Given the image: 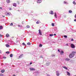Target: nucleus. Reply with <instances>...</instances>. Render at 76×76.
Instances as JSON below:
<instances>
[{"instance_id": "obj_1", "label": "nucleus", "mask_w": 76, "mask_h": 76, "mask_svg": "<svg viewBox=\"0 0 76 76\" xmlns=\"http://www.w3.org/2000/svg\"><path fill=\"white\" fill-rule=\"evenodd\" d=\"M76 53V52L75 51H73L72 52V53H71L69 55V58H72L74 56H75V54Z\"/></svg>"}, {"instance_id": "obj_2", "label": "nucleus", "mask_w": 76, "mask_h": 76, "mask_svg": "<svg viewBox=\"0 0 76 76\" xmlns=\"http://www.w3.org/2000/svg\"><path fill=\"white\" fill-rule=\"evenodd\" d=\"M71 47L72 48H75V45L73 44H71Z\"/></svg>"}, {"instance_id": "obj_3", "label": "nucleus", "mask_w": 76, "mask_h": 76, "mask_svg": "<svg viewBox=\"0 0 76 76\" xmlns=\"http://www.w3.org/2000/svg\"><path fill=\"white\" fill-rule=\"evenodd\" d=\"M56 75L57 76L60 75V74H59V71H56Z\"/></svg>"}, {"instance_id": "obj_4", "label": "nucleus", "mask_w": 76, "mask_h": 76, "mask_svg": "<svg viewBox=\"0 0 76 76\" xmlns=\"http://www.w3.org/2000/svg\"><path fill=\"white\" fill-rule=\"evenodd\" d=\"M39 34L40 35H42V33L41 32V31L40 29L39 30Z\"/></svg>"}, {"instance_id": "obj_5", "label": "nucleus", "mask_w": 76, "mask_h": 76, "mask_svg": "<svg viewBox=\"0 0 76 76\" xmlns=\"http://www.w3.org/2000/svg\"><path fill=\"white\" fill-rule=\"evenodd\" d=\"M29 69L31 71H34L35 70V69L32 68H29Z\"/></svg>"}, {"instance_id": "obj_6", "label": "nucleus", "mask_w": 76, "mask_h": 76, "mask_svg": "<svg viewBox=\"0 0 76 76\" xmlns=\"http://www.w3.org/2000/svg\"><path fill=\"white\" fill-rule=\"evenodd\" d=\"M42 2V0H38L37 1V3H41Z\"/></svg>"}, {"instance_id": "obj_7", "label": "nucleus", "mask_w": 76, "mask_h": 76, "mask_svg": "<svg viewBox=\"0 0 76 76\" xmlns=\"http://www.w3.org/2000/svg\"><path fill=\"white\" fill-rule=\"evenodd\" d=\"M6 1L7 3H10V0H7Z\"/></svg>"}, {"instance_id": "obj_8", "label": "nucleus", "mask_w": 76, "mask_h": 76, "mask_svg": "<svg viewBox=\"0 0 76 76\" xmlns=\"http://www.w3.org/2000/svg\"><path fill=\"white\" fill-rule=\"evenodd\" d=\"M49 13L50 14H51V15H53V14H54V12H53V11H51Z\"/></svg>"}, {"instance_id": "obj_9", "label": "nucleus", "mask_w": 76, "mask_h": 76, "mask_svg": "<svg viewBox=\"0 0 76 76\" xmlns=\"http://www.w3.org/2000/svg\"><path fill=\"white\" fill-rule=\"evenodd\" d=\"M66 73H67V75L68 76H70V74L69 72H68V71H67Z\"/></svg>"}, {"instance_id": "obj_10", "label": "nucleus", "mask_w": 76, "mask_h": 76, "mask_svg": "<svg viewBox=\"0 0 76 76\" xmlns=\"http://www.w3.org/2000/svg\"><path fill=\"white\" fill-rule=\"evenodd\" d=\"M13 6H15V7H16V3H14L13 4Z\"/></svg>"}, {"instance_id": "obj_11", "label": "nucleus", "mask_w": 76, "mask_h": 76, "mask_svg": "<svg viewBox=\"0 0 76 76\" xmlns=\"http://www.w3.org/2000/svg\"><path fill=\"white\" fill-rule=\"evenodd\" d=\"M23 54H21L19 56V58H22V56H23Z\"/></svg>"}, {"instance_id": "obj_12", "label": "nucleus", "mask_w": 76, "mask_h": 76, "mask_svg": "<svg viewBox=\"0 0 76 76\" xmlns=\"http://www.w3.org/2000/svg\"><path fill=\"white\" fill-rule=\"evenodd\" d=\"M60 53L61 55H62V54H63V53H64V52H63V50H61Z\"/></svg>"}, {"instance_id": "obj_13", "label": "nucleus", "mask_w": 76, "mask_h": 76, "mask_svg": "<svg viewBox=\"0 0 76 76\" xmlns=\"http://www.w3.org/2000/svg\"><path fill=\"white\" fill-rule=\"evenodd\" d=\"M65 60L66 61H69V60H70V59L67 58L65 59Z\"/></svg>"}, {"instance_id": "obj_14", "label": "nucleus", "mask_w": 76, "mask_h": 76, "mask_svg": "<svg viewBox=\"0 0 76 76\" xmlns=\"http://www.w3.org/2000/svg\"><path fill=\"white\" fill-rule=\"evenodd\" d=\"M54 16L55 18H57V15L56 14V12L54 13Z\"/></svg>"}, {"instance_id": "obj_15", "label": "nucleus", "mask_w": 76, "mask_h": 76, "mask_svg": "<svg viewBox=\"0 0 76 76\" xmlns=\"http://www.w3.org/2000/svg\"><path fill=\"white\" fill-rule=\"evenodd\" d=\"M6 37H9V34H6Z\"/></svg>"}, {"instance_id": "obj_16", "label": "nucleus", "mask_w": 76, "mask_h": 76, "mask_svg": "<svg viewBox=\"0 0 76 76\" xmlns=\"http://www.w3.org/2000/svg\"><path fill=\"white\" fill-rule=\"evenodd\" d=\"M63 68H64V69H66V70H67L68 69L67 67L66 66H63Z\"/></svg>"}, {"instance_id": "obj_17", "label": "nucleus", "mask_w": 76, "mask_h": 76, "mask_svg": "<svg viewBox=\"0 0 76 76\" xmlns=\"http://www.w3.org/2000/svg\"><path fill=\"white\" fill-rule=\"evenodd\" d=\"M4 72H5V70H2L1 71V73H4Z\"/></svg>"}, {"instance_id": "obj_18", "label": "nucleus", "mask_w": 76, "mask_h": 76, "mask_svg": "<svg viewBox=\"0 0 76 76\" xmlns=\"http://www.w3.org/2000/svg\"><path fill=\"white\" fill-rule=\"evenodd\" d=\"M50 63H47L46 64V66H49V65H50Z\"/></svg>"}, {"instance_id": "obj_19", "label": "nucleus", "mask_w": 76, "mask_h": 76, "mask_svg": "<svg viewBox=\"0 0 76 76\" xmlns=\"http://www.w3.org/2000/svg\"><path fill=\"white\" fill-rule=\"evenodd\" d=\"M6 47H10V46L8 44H6Z\"/></svg>"}, {"instance_id": "obj_20", "label": "nucleus", "mask_w": 76, "mask_h": 76, "mask_svg": "<svg viewBox=\"0 0 76 76\" xmlns=\"http://www.w3.org/2000/svg\"><path fill=\"white\" fill-rule=\"evenodd\" d=\"M31 43L29 42H28L27 43V45H31Z\"/></svg>"}, {"instance_id": "obj_21", "label": "nucleus", "mask_w": 76, "mask_h": 76, "mask_svg": "<svg viewBox=\"0 0 76 76\" xmlns=\"http://www.w3.org/2000/svg\"><path fill=\"white\" fill-rule=\"evenodd\" d=\"M69 12L70 13H72V11L71 10H69Z\"/></svg>"}, {"instance_id": "obj_22", "label": "nucleus", "mask_w": 76, "mask_h": 76, "mask_svg": "<svg viewBox=\"0 0 76 76\" xmlns=\"http://www.w3.org/2000/svg\"><path fill=\"white\" fill-rule=\"evenodd\" d=\"M18 26L20 28H22V25H18Z\"/></svg>"}, {"instance_id": "obj_23", "label": "nucleus", "mask_w": 76, "mask_h": 76, "mask_svg": "<svg viewBox=\"0 0 76 76\" xmlns=\"http://www.w3.org/2000/svg\"><path fill=\"white\" fill-rule=\"evenodd\" d=\"M10 57H13V54H11L10 55Z\"/></svg>"}, {"instance_id": "obj_24", "label": "nucleus", "mask_w": 76, "mask_h": 76, "mask_svg": "<svg viewBox=\"0 0 76 76\" xmlns=\"http://www.w3.org/2000/svg\"><path fill=\"white\" fill-rule=\"evenodd\" d=\"M64 4H68V3H67V2H66L65 1H64Z\"/></svg>"}, {"instance_id": "obj_25", "label": "nucleus", "mask_w": 76, "mask_h": 76, "mask_svg": "<svg viewBox=\"0 0 76 76\" xmlns=\"http://www.w3.org/2000/svg\"><path fill=\"white\" fill-rule=\"evenodd\" d=\"M39 47H42V44H40L39 45Z\"/></svg>"}, {"instance_id": "obj_26", "label": "nucleus", "mask_w": 76, "mask_h": 76, "mask_svg": "<svg viewBox=\"0 0 76 76\" xmlns=\"http://www.w3.org/2000/svg\"><path fill=\"white\" fill-rule=\"evenodd\" d=\"M3 29V26H0V29Z\"/></svg>"}, {"instance_id": "obj_27", "label": "nucleus", "mask_w": 76, "mask_h": 76, "mask_svg": "<svg viewBox=\"0 0 76 76\" xmlns=\"http://www.w3.org/2000/svg\"><path fill=\"white\" fill-rule=\"evenodd\" d=\"M53 35H54L53 34H50V37H53Z\"/></svg>"}, {"instance_id": "obj_28", "label": "nucleus", "mask_w": 76, "mask_h": 76, "mask_svg": "<svg viewBox=\"0 0 76 76\" xmlns=\"http://www.w3.org/2000/svg\"><path fill=\"white\" fill-rule=\"evenodd\" d=\"M7 16H10V13H8L6 14Z\"/></svg>"}, {"instance_id": "obj_29", "label": "nucleus", "mask_w": 76, "mask_h": 76, "mask_svg": "<svg viewBox=\"0 0 76 76\" xmlns=\"http://www.w3.org/2000/svg\"><path fill=\"white\" fill-rule=\"evenodd\" d=\"M26 27L27 28H30V26H29L27 25L26 26Z\"/></svg>"}, {"instance_id": "obj_30", "label": "nucleus", "mask_w": 76, "mask_h": 76, "mask_svg": "<svg viewBox=\"0 0 76 76\" xmlns=\"http://www.w3.org/2000/svg\"><path fill=\"white\" fill-rule=\"evenodd\" d=\"M10 53V52L9 51H7L6 52V54H9Z\"/></svg>"}, {"instance_id": "obj_31", "label": "nucleus", "mask_w": 76, "mask_h": 76, "mask_svg": "<svg viewBox=\"0 0 76 76\" xmlns=\"http://www.w3.org/2000/svg\"><path fill=\"white\" fill-rule=\"evenodd\" d=\"M73 4H75V5H76V2H75V1H74L73 2Z\"/></svg>"}, {"instance_id": "obj_32", "label": "nucleus", "mask_w": 76, "mask_h": 76, "mask_svg": "<svg viewBox=\"0 0 76 76\" xmlns=\"http://www.w3.org/2000/svg\"><path fill=\"white\" fill-rule=\"evenodd\" d=\"M36 23H37V24H39V21H38L36 22Z\"/></svg>"}, {"instance_id": "obj_33", "label": "nucleus", "mask_w": 76, "mask_h": 76, "mask_svg": "<svg viewBox=\"0 0 76 76\" xmlns=\"http://www.w3.org/2000/svg\"><path fill=\"white\" fill-rule=\"evenodd\" d=\"M52 26H54V23H52Z\"/></svg>"}, {"instance_id": "obj_34", "label": "nucleus", "mask_w": 76, "mask_h": 76, "mask_svg": "<svg viewBox=\"0 0 76 76\" xmlns=\"http://www.w3.org/2000/svg\"><path fill=\"white\" fill-rule=\"evenodd\" d=\"M64 38H67V36L66 35H64Z\"/></svg>"}, {"instance_id": "obj_35", "label": "nucleus", "mask_w": 76, "mask_h": 76, "mask_svg": "<svg viewBox=\"0 0 76 76\" xmlns=\"http://www.w3.org/2000/svg\"><path fill=\"white\" fill-rule=\"evenodd\" d=\"M13 25V23H11L10 24V26H12Z\"/></svg>"}, {"instance_id": "obj_36", "label": "nucleus", "mask_w": 76, "mask_h": 76, "mask_svg": "<svg viewBox=\"0 0 76 76\" xmlns=\"http://www.w3.org/2000/svg\"><path fill=\"white\" fill-rule=\"evenodd\" d=\"M23 45H25V46H26V45L24 43H23Z\"/></svg>"}, {"instance_id": "obj_37", "label": "nucleus", "mask_w": 76, "mask_h": 76, "mask_svg": "<svg viewBox=\"0 0 76 76\" xmlns=\"http://www.w3.org/2000/svg\"><path fill=\"white\" fill-rule=\"evenodd\" d=\"M52 57H55V55H52Z\"/></svg>"}, {"instance_id": "obj_38", "label": "nucleus", "mask_w": 76, "mask_h": 76, "mask_svg": "<svg viewBox=\"0 0 76 76\" xmlns=\"http://www.w3.org/2000/svg\"><path fill=\"white\" fill-rule=\"evenodd\" d=\"M9 9L10 10H12V8H9Z\"/></svg>"}, {"instance_id": "obj_39", "label": "nucleus", "mask_w": 76, "mask_h": 76, "mask_svg": "<svg viewBox=\"0 0 76 76\" xmlns=\"http://www.w3.org/2000/svg\"><path fill=\"white\" fill-rule=\"evenodd\" d=\"M0 76H3V75L2 74H1L0 75Z\"/></svg>"}, {"instance_id": "obj_40", "label": "nucleus", "mask_w": 76, "mask_h": 76, "mask_svg": "<svg viewBox=\"0 0 76 76\" xmlns=\"http://www.w3.org/2000/svg\"><path fill=\"white\" fill-rule=\"evenodd\" d=\"M74 40H73V39H72L71 40V41H73Z\"/></svg>"}, {"instance_id": "obj_41", "label": "nucleus", "mask_w": 76, "mask_h": 76, "mask_svg": "<svg viewBox=\"0 0 76 76\" xmlns=\"http://www.w3.org/2000/svg\"><path fill=\"white\" fill-rule=\"evenodd\" d=\"M40 58H43L42 56H40Z\"/></svg>"}, {"instance_id": "obj_42", "label": "nucleus", "mask_w": 76, "mask_h": 76, "mask_svg": "<svg viewBox=\"0 0 76 76\" xmlns=\"http://www.w3.org/2000/svg\"><path fill=\"white\" fill-rule=\"evenodd\" d=\"M3 58H6V57L5 56H4Z\"/></svg>"}, {"instance_id": "obj_43", "label": "nucleus", "mask_w": 76, "mask_h": 76, "mask_svg": "<svg viewBox=\"0 0 76 76\" xmlns=\"http://www.w3.org/2000/svg\"><path fill=\"white\" fill-rule=\"evenodd\" d=\"M24 23V21L22 22V24H23Z\"/></svg>"}, {"instance_id": "obj_44", "label": "nucleus", "mask_w": 76, "mask_h": 76, "mask_svg": "<svg viewBox=\"0 0 76 76\" xmlns=\"http://www.w3.org/2000/svg\"><path fill=\"white\" fill-rule=\"evenodd\" d=\"M17 3H18V4H19V1H17Z\"/></svg>"}, {"instance_id": "obj_45", "label": "nucleus", "mask_w": 76, "mask_h": 76, "mask_svg": "<svg viewBox=\"0 0 76 76\" xmlns=\"http://www.w3.org/2000/svg\"><path fill=\"white\" fill-rule=\"evenodd\" d=\"M66 46H68V43L66 44Z\"/></svg>"}, {"instance_id": "obj_46", "label": "nucleus", "mask_w": 76, "mask_h": 76, "mask_svg": "<svg viewBox=\"0 0 76 76\" xmlns=\"http://www.w3.org/2000/svg\"><path fill=\"white\" fill-rule=\"evenodd\" d=\"M2 37V35L0 34V37Z\"/></svg>"}, {"instance_id": "obj_47", "label": "nucleus", "mask_w": 76, "mask_h": 76, "mask_svg": "<svg viewBox=\"0 0 76 76\" xmlns=\"http://www.w3.org/2000/svg\"><path fill=\"white\" fill-rule=\"evenodd\" d=\"M75 18H76V14H75Z\"/></svg>"}, {"instance_id": "obj_48", "label": "nucleus", "mask_w": 76, "mask_h": 76, "mask_svg": "<svg viewBox=\"0 0 76 76\" xmlns=\"http://www.w3.org/2000/svg\"><path fill=\"white\" fill-rule=\"evenodd\" d=\"M2 17H3V18H4V17H5V16L2 15Z\"/></svg>"}, {"instance_id": "obj_49", "label": "nucleus", "mask_w": 76, "mask_h": 76, "mask_svg": "<svg viewBox=\"0 0 76 76\" xmlns=\"http://www.w3.org/2000/svg\"><path fill=\"white\" fill-rule=\"evenodd\" d=\"M74 21H75V22H76V19H75V20H74Z\"/></svg>"}, {"instance_id": "obj_50", "label": "nucleus", "mask_w": 76, "mask_h": 76, "mask_svg": "<svg viewBox=\"0 0 76 76\" xmlns=\"http://www.w3.org/2000/svg\"><path fill=\"white\" fill-rule=\"evenodd\" d=\"M58 52H60V50H58Z\"/></svg>"}, {"instance_id": "obj_51", "label": "nucleus", "mask_w": 76, "mask_h": 76, "mask_svg": "<svg viewBox=\"0 0 76 76\" xmlns=\"http://www.w3.org/2000/svg\"><path fill=\"white\" fill-rule=\"evenodd\" d=\"M30 64L31 65V64H32V62H31L30 63Z\"/></svg>"}, {"instance_id": "obj_52", "label": "nucleus", "mask_w": 76, "mask_h": 76, "mask_svg": "<svg viewBox=\"0 0 76 76\" xmlns=\"http://www.w3.org/2000/svg\"><path fill=\"white\" fill-rule=\"evenodd\" d=\"M54 35L55 36H56V34H54Z\"/></svg>"}, {"instance_id": "obj_53", "label": "nucleus", "mask_w": 76, "mask_h": 76, "mask_svg": "<svg viewBox=\"0 0 76 76\" xmlns=\"http://www.w3.org/2000/svg\"><path fill=\"white\" fill-rule=\"evenodd\" d=\"M0 9H2V8H1V7H0Z\"/></svg>"}, {"instance_id": "obj_54", "label": "nucleus", "mask_w": 76, "mask_h": 76, "mask_svg": "<svg viewBox=\"0 0 76 76\" xmlns=\"http://www.w3.org/2000/svg\"><path fill=\"white\" fill-rule=\"evenodd\" d=\"M48 76H50V75H48Z\"/></svg>"}, {"instance_id": "obj_55", "label": "nucleus", "mask_w": 76, "mask_h": 76, "mask_svg": "<svg viewBox=\"0 0 76 76\" xmlns=\"http://www.w3.org/2000/svg\"><path fill=\"white\" fill-rule=\"evenodd\" d=\"M57 29V28H55V29Z\"/></svg>"}, {"instance_id": "obj_56", "label": "nucleus", "mask_w": 76, "mask_h": 76, "mask_svg": "<svg viewBox=\"0 0 76 76\" xmlns=\"http://www.w3.org/2000/svg\"><path fill=\"white\" fill-rule=\"evenodd\" d=\"M1 50H0V53H1Z\"/></svg>"}]
</instances>
